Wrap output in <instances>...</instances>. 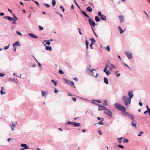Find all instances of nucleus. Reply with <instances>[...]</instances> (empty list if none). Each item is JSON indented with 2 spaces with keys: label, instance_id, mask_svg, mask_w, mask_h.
Listing matches in <instances>:
<instances>
[{
  "label": "nucleus",
  "instance_id": "1",
  "mask_svg": "<svg viewBox=\"0 0 150 150\" xmlns=\"http://www.w3.org/2000/svg\"><path fill=\"white\" fill-rule=\"evenodd\" d=\"M122 100L126 106L129 105L131 103V100L126 96H123L122 97Z\"/></svg>",
  "mask_w": 150,
  "mask_h": 150
},
{
  "label": "nucleus",
  "instance_id": "2",
  "mask_svg": "<svg viewBox=\"0 0 150 150\" xmlns=\"http://www.w3.org/2000/svg\"><path fill=\"white\" fill-rule=\"evenodd\" d=\"M89 23L91 25V27H95L96 25L95 23L93 21V19L92 18H89L88 19Z\"/></svg>",
  "mask_w": 150,
  "mask_h": 150
},
{
  "label": "nucleus",
  "instance_id": "3",
  "mask_svg": "<svg viewBox=\"0 0 150 150\" xmlns=\"http://www.w3.org/2000/svg\"><path fill=\"white\" fill-rule=\"evenodd\" d=\"M125 54L126 55L129 59H131L132 58V54L129 52V51H125Z\"/></svg>",
  "mask_w": 150,
  "mask_h": 150
},
{
  "label": "nucleus",
  "instance_id": "4",
  "mask_svg": "<svg viewBox=\"0 0 150 150\" xmlns=\"http://www.w3.org/2000/svg\"><path fill=\"white\" fill-rule=\"evenodd\" d=\"M124 113L122 114V115H123L128 116L132 120H133L134 119V117L133 115L127 112H124Z\"/></svg>",
  "mask_w": 150,
  "mask_h": 150
},
{
  "label": "nucleus",
  "instance_id": "5",
  "mask_svg": "<svg viewBox=\"0 0 150 150\" xmlns=\"http://www.w3.org/2000/svg\"><path fill=\"white\" fill-rule=\"evenodd\" d=\"M104 112L105 114L109 115L110 117L112 116V112L110 110L108 109L107 108L106 109V110H105Z\"/></svg>",
  "mask_w": 150,
  "mask_h": 150
},
{
  "label": "nucleus",
  "instance_id": "6",
  "mask_svg": "<svg viewBox=\"0 0 150 150\" xmlns=\"http://www.w3.org/2000/svg\"><path fill=\"white\" fill-rule=\"evenodd\" d=\"M91 66L90 64L88 65L86 68V70L87 72L91 73L93 74V72L92 70V69L91 68Z\"/></svg>",
  "mask_w": 150,
  "mask_h": 150
},
{
  "label": "nucleus",
  "instance_id": "7",
  "mask_svg": "<svg viewBox=\"0 0 150 150\" xmlns=\"http://www.w3.org/2000/svg\"><path fill=\"white\" fill-rule=\"evenodd\" d=\"M99 106V111L106 110L107 108L104 106H100L99 104H97Z\"/></svg>",
  "mask_w": 150,
  "mask_h": 150
},
{
  "label": "nucleus",
  "instance_id": "8",
  "mask_svg": "<svg viewBox=\"0 0 150 150\" xmlns=\"http://www.w3.org/2000/svg\"><path fill=\"white\" fill-rule=\"evenodd\" d=\"M115 107L117 110H121V108L122 107V105H121L120 104H118L117 103H115L114 104Z\"/></svg>",
  "mask_w": 150,
  "mask_h": 150
},
{
  "label": "nucleus",
  "instance_id": "9",
  "mask_svg": "<svg viewBox=\"0 0 150 150\" xmlns=\"http://www.w3.org/2000/svg\"><path fill=\"white\" fill-rule=\"evenodd\" d=\"M132 91H129L128 93V96H129V98L130 100H131V98L133 97L134 96V94L132 93Z\"/></svg>",
  "mask_w": 150,
  "mask_h": 150
},
{
  "label": "nucleus",
  "instance_id": "10",
  "mask_svg": "<svg viewBox=\"0 0 150 150\" xmlns=\"http://www.w3.org/2000/svg\"><path fill=\"white\" fill-rule=\"evenodd\" d=\"M121 110H120V111H121V113L122 115L123 113H124V112H127L126 111V109L125 107H124L122 106V107L121 108Z\"/></svg>",
  "mask_w": 150,
  "mask_h": 150
},
{
  "label": "nucleus",
  "instance_id": "11",
  "mask_svg": "<svg viewBox=\"0 0 150 150\" xmlns=\"http://www.w3.org/2000/svg\"><path fill=\"white\" fill-rule=\"evenodd\" d=\"M3 18L4 19H8L9 21H11L13 20V18L9 16H4Z\"/></svg>",
  "mask_w": 150,
  "mask_h": 150
},
{
  "label": "nucleus",
  "instance_id": "12",
  "mask_svg": "<svg viewBox=\"0 0 150 150\" xmlns=\"http://www.w3.org/2000/svg\"><path fill=\"white\" fill-rule=\"evenodd\" d=\"M28 35L33 38H38V37L36 35L32 33H29L28 34Z\"/></svg>",
  "mask_w": 150,
  "mask_h": 150
},
{
  "label": "nucleus",
  "instance_id": "13",
  "mask_svg": "<svg viewBox=\"0 0 150 150\" xmlns=\"http://www.w3.org/2000/svg\"><path fill=\"white\" fill-rule=\"evenodd\" d=\"M21 146L23 147L24 149H27L29 148V147L27 146V145L25 144H21Z\"/></svg>",
  "mask_w": 150,
  "mask_h": 150
},
{
  "label": "nucleus",
  "instance_id": "14",
  "mask_svg": "<svg viewBox=\"0 0 150 150\" xmlns=\"http://www.w3.org/2000/svg\"><path fill=\"white\" fill-rule=\"evenodd\" d=\"M73 125L74 126V127H80L81 126V124L80 123L75 122H74Z\"/></svg>",
  "mask_w": 150,
  "mask_h": 150
},
{
  "label": "nucleus",
  "instance_id": "15",
  "mask_svg": "<svg viewBox=\"0 0 150 150\" xmlns=\"http://www.w3.org/2000/svg\"><path fill=\"white\" fill-rule=\"evenodd\" d=\"M13 124H10V126L11 128L12 131H13L14 130V128L16 127V125L15 124H13V122H12Z\"/></svg>",
  "mask_w": 150,
  "mask_h": 150
},
{
  "label": "nucleus",
  "instance_id": "16",
  "mask_svg": "<svg viewBox=\"0 0 150 150\" xmlns=\"http://www.w3.org/2000/svg\"><path fill=\"white\" fill-rule=\"evenodd\" d=\"M121 23H122L124 20V19L122 16H118Z\"/></svg>",
  "mask_w": 150,
  "mask_h": 150
},
{
  "label": "nucleus",
  "instance_id": "17",
  "mask_svg": "<svg viewBox=\"0 0 150 150\" xmlns=\"http://www.w3.org/2000/svg\"><path fill=\"white\" fill-rule=\"evenodd\" d=\"M86 10L89 13H91L92 11V8L90 6H88L86 8Z\"/></svg>",
  "mask_w": 150,
  "mask_h": 150
},
{
  "label": "nucleus",
  "instance_id": "18",
  "mask_svg": "<svg viewBox=\"0 0 150 150\" xmlns=\"http://www.w3.org/2000/svg\"><path fill=\"white\" fill-rule=\"evenodd\" d=\"M15 45H17L18 46H21V45L19 42H16L13 44V46H15Z\"/></svg>",
  "mask_w": 150,
  "mask_h": 150
},
{
  "label": "nucleus",
  "instance_id": "19",
  "mask_svg": "<svg viewBox=\"0 0 150 150\" xmlns=\"http://www.w3.org/2000/svg\"><path fill=\"white\" fill-rule=\"evenodd\" d=\"M81 13L85 16L89 18V16L86 13V12L83 11H81Z\"/></svg>",
  "mask_w": 150,
  "mask_h": 150
},
{
  "label": "nucleus",
  "instance_id": "20",
  "mask_svg": "<svg viewBox=\"0 0 150 150\" xmlns=\"http://www.w3.org/2000/svg\"><path fill=\"white\" fill-rule=\"evenodd\" d=\"M118 29L120 31V34H122V33H123L124 32V31H125L126 30V29H125V30H122L121 28V27L120 26H118Z\"/></svg>",
  "mask_w": 150,
  "mask_h": 150
},
{
  "label": "nucleus",
  "instance_id": "21",
  "mask_svg": "<svg viewBox=\"0 0 150 150\" xmlns=\"http://www.w3.org/2000/svg\"><path fill=\"white\" fill-rule=\"evenodd\" d=\"M45 49L47 50H52V47H51L49 46H47L45 45Z\"/></svg>",
  "mask_w": 150,
  "mask_h": 150
},
{
  "label": "nucleus",
  "instance_id": "22",
  "mask_svg": "<svg viewBox=\"0 0 150 150\" xmlns=\"http://www.w3.org/2000/svg\"><path fill=\"white\" fill-rule=\"evenodd\" d=\"M137 122L133 120L132 122V125L133 126H135L137 125Z\"/></svg>",
  "mask_w": 150,
  "mask_h": 150
},
{
  "label": "nucleus",
  "instance_id": "23",
  "mask_svg": "<svg viewBox=\"0 0 150 150\" xmlns=\"http://www.w3.org/2000/svg\"><path fill=\"white\" fill-rule=\"evenodd\" d=\"M104 83L106 84H108V81L106 78L104 77Z\"/></svg>",
  "mask_w": 150,
  "mask_h": 150
},
{
  "label": "nucleus",
  "instance_id": "24",
  "mask_svg": "<svg viewBox=\"0 0 150 150\" xmlns=\"http://www.w3.org/2000/svg\"><path fill=\"white\" fill-rule=\"evenodd\" d=\"M10 79L11 80V81H14L16 83H17L18 81V80L17 79H13V78H10Z\"/></svg>",
  "mask_w": 150,
  "mask_h": 150
},
{
  "label": "nucleus",
  "instance_id": "25",
  "mask_svg": "<svg viewBox=\"0 0 150 150\" xmlns=\"http://www.w3.org/2000/svg\"><path fill=\"white\" fill-rule=\"evenodd\" d=\"M1 90L0 91V93L1 95L4 94L6 93L5 92H3V91L4 90V88L2 87L1 88Z\"/></svg>",
  "mask_w": 150,
  "mask_h": 150
},
{
  "label": "nucleus",
  "instance_id": "26",
  "mask_svg": "<svg viewBox=\"0 0 150 150\" xmlns=\"http://www.w3.org/2000/svg\"><path fill=\"white\" fill-rule=\"evenodd\" d=\"M41 93L42 95V96H44L45 95H46L47 94V93L46 91H41Z\"/></svg>",
  "mask_w": 150,
  "mask_h": 150
},
{
  "label": "nucleus",
  "instance_id": "27",
  "mask_svg": "<svg viewBox=\"0 0 150 150\" xmlns=\"http://www.w3.org/2000/svg\"><path fill=\"white\" fill-rule=\"evenodd\" d=\"M101 19L103 20L106 21V16L104 15H103L102 16H101Z\"/></svg>",
  "mask_w": 150,
  "mask_h": 150
},
{
  "label": "nucleus",
  "instance_id": "28",
  "mask_svg": "<svg viewBox=\"0 0 150 150\" xmlns=\"http://www.w3.org/2000/svg\"><path fill=\"white\" fill-rule=\"evenodd\" d=\"M86 45V47L87 50L88 49V47L89 42L87 40H86L85 41Z\"/></svg>",
  "mask_w": 150,
  "mask_h": 150
},
{
  "label": "nucleus",
  "instance_id": "29",
  "mask_svg": "<svg viewBox=\"0 0 150 150\" xmlns=\"http://www.w3.org/2000/svg\"><path fill=\"white\" fill-rule=\"evenodd\" d=\"M65 82L66 83H67L68 85H70V81L67 79H64Z\"/></svg>",
  "mask_w": 150,
  "mask_h": 150
},
{
  "label": "nucleus",
  "instance_id": "30",
  "mask_svg": "<svg viewBox=\"0 0 150 150\" xmlns=\"http://www.w3.org/2000/svg\"><path fill=\"white\" fill-rule=\"evenodd\" d=\"M103 105L105 106L107 105V101L106 100H104L103 102Z\"/></svg>",
  "mask_w": 150,
  "mask_h": 150
},
{
  "label": "nucleus",
  "instance_id": "31",
  "mask_svg": "<svg viewBox=\"0 0 150 150\" xmlns=\"http://www.w3.org/2000/svg\"><path fill=\"white\" fill-rule=\"evenodd\" d=\"M51 81L53 83H54V85L55 86H57V82L55 81H54L53 79H52L51 80Z\"/></svg>",
  "mask_w": 150,
  "mask_h": 150
},
{
  "label": "nucleus",
  "instance_id": "32",
  "mask_svg": "<svg viewBox=\"0 0 150 150\" xmlns=\"http://www.w3.org/2000/svg\"><path fill=\"white\" fill-rule=\"evenodd\" d=\"M123 138V137H122L120 138H117L118 142L119 143H121L122 142V139Z\"/></svg>",
  "mask_w": 150,
  "mask_h": 150
},
{
  "label": "nucleus",
  "instance_id": "33",
  "mask_svg": "<svg viewBox=\"0 0 150 150\" xmlns=\"http://www.w3.org/2000/svg\"><path fill=\"white\" fill-rule=\"evenodd\" d=\"M110 65L111 66V67H110V70H112L113 68L116 69V67H115V66L113 64H111Z\"/></svg>",
  "mask_w": 150,
  "mask_h": 150
},
{
  "label": "nucleus",
  "instance_id": "34",
  "mask_svg": "<svg viewBox=\"0 0 150 150\" xmlns=\"http://www.w3.org/2000/svg\"><path fill=\"white\" fill-rule=\"evenodd\" d=\"M95 19L96 22H98L100 21L99 18L97 16H96L95 17Z\"/></svg>",
  "mask_w": 150,
  "mask_h": 150
},
{
  "label": "nucleus",
  "instance_id": "35",
  "mask_svg": "<svg viewBox=\"0 0 150 150\" xmlns=\"http://www.w3.org/2000/svg\"><path fill=\"white\" fill-rule=\"evenodd\" d=\"M129 140L128 139H126L125 138L124 139V141H123V142L124 143H127L129 142Z\"/></svg>",
  "mask_w": 150,
  "mask_h": 150
},
{
  "label": "nucleus",
  "instance_id": "36",
  "mask_svg": "<svg viewBox=\"0 0 150 150\" xmlns=\"http://www.w3.org/2000/svg\"><path fill=\"white\" fill-rule=\"evenodd\" d=\"M70 86H73V87L75 88V87L74 86V83L71 81H70V85H69Z\"/></svg>",
  "mask_w": 150,
  "mask_h": 150
},
{
  "label": "nucleus",
  "instance_id": "37",
  "mask_svg": "<svg viewBox=\"0 0 150 150\" xmlns=\"http://www.w3.org/2000/svg\"><path fill=\"white\" fill-rule=\"evenodd\" d=\"M56 4L55 0H52V5L53 6H55Z\"/></svg>",
  "mask_w": 150,
  "mask_h": 150
},
{
  "label": "nucleus",
  "instance_id": "38",
  "mask_svg": "<svg viewBox=\"0 0 150 150\" xmlns=\"http://www.w3.org/2000/svg\"><path fill=\"white\" fill-rule=\"evenodd\" d=\"M10 45V44L9 43L7 46H5L4 47V49L5 50H6L7 49H8L9 48V46Z\"/></svg>",
  "mask_w": 150,
  "mask_h": 150
},
{
  "label": "nucleus",
  "instance_id": "39",
  "mask_svg": "<svg viewBox=\"0 0 150 150\" xmlns=\"http://www.w3.org/2000/svg\"><path fill=\"white\" fill-rule=\"evenodd\" d=\"M43 5L46 6V7L47 8H49L50 7V5H49V4H45V3H44Z\"/></svg>",
  "mask_w": 150,
  "mask_h": 150
},
{
  "label": "nucleus",
  "instance_id": "40",
  "mask_svg": "<svg viewBox=\"0 0 150 150\" xmlns=\"http://www.w3.org/2000/svg\"><path fill=\"white\" fill-rule=\"evenodd\" d=\"M60 8L61 9H62V11L63 12L64 11L65 9L62 5L60 6Z\"/></svg>",
  "mask_w": 150,
  "mask_h": 150
},
{
  "label": "nucleus",
  "instance_id": "41",
  "mask_svg": "<svg viewBox=\"0 0 150 150\" xmlns=\"http://www.w3.org/2000/svg\"><path fill=\"white\" fill-rule=\"evenodd\" d=\"M45 42H46V41L47 42H46V44L47 45H49L50 44V42L49 41V40H45Z\"/></svg>",
  "mask_w": 150,
  "mask_h": 150
},
{
  "label": "nucleus",
  "instance_id": "42",
  "mask_svg": "<svg viewBox=\"0 0 150 150\" xmlns=\"http://www.w3.org/2000/svg\"><path fill=\"white\" fill-rule=\"evenodd\" d=\"M103 122V120H101L98 122V124L100 125H104V123Z\"/></svg>",
  "mask_w": 150,
  "mask_h": 150
},
{
  "label": "nucleus",
  "instance_id": "43",
  "mask_svg": "<svg viewBox=\"0 0 150 150\" xmlns=\"http://www.w3.org/2000/svg\"><path fill=\"white\" fill-rule=\"evenodd\" d=\"M94 45V43L92 42H91V44L90 45V46L91 48V49H92L93 48V47H92V45Z\"/></svg>",
  "mask_w": 150,
  "mask_h": 150
},
{
  "label": "nucleus",
  "instance_id": "44",
  "mask_svg": "<svg viewBox=\"0 0 150 150\" xmlns=\"http://www.w3.org/2000/svg\"><path fill=\"white\" fill-rule=\"evenodd\" d=\"M90 40L92 42L94 43L96 42L95 40L93 38H91L90 39Z\"/></svg>",
  "mask_w": 150,
  "mask_h": 150
},
{
  "label": "nucleus",
  "instance_id": "45",
  "mask_svg": "<svg viewBox=\"0 0 150 150\" xmlns=\"http://www.w3.org/2000/svg\"><path fill=\"white\" fill-rule=\"evenodd\" d=\"M98 16H102L103 15L101 13V12L100 11H99L98 13Z\"/></svg>",
  "mask_w": 150,
  "mask_h": 150
},
{
  "label": "nucleus",
  "instance_id": "46",
  "mask_svg": "<svg viewBox=\"0 0 150 150\" xmlns=\"http://www.w3.org/2000/svg\"><path fill=\"white\" fill-rule=\"evenodd\" d=\"M78 30L79 32V34L80 35H82V33L81 31V29L80 28H78Z\"/></svg>",
  "mask_w": 150,
  "mask_h": 150
},
{
  "label": "nucleus",
  "instance_id": "47",
  "mask_svg": "<svg viewBox=\"0 0 150 150\" xmlns=\"http://www.w3.org/2000/svg\"><path fill=\"white\" fill-rule=\"evenodd\" d=\"M118 146L121 149H123L124 148V146L123 145H118Z\"/></svg>",
  "mask_w": 150,
  "mask_h": 150
},
{
  "label": "nucleus",
  "instance_id": "48",
  "mask_svg": "<svg viewBox=\"0 0 150 150\" xmlns=\"http://www.w3.org/2000/svg\"><path fill=\"white\" fill-rule=\"evenodd\" d=\"M106 49L109 52L110 51V48L109 47V46L108 45V46L106 47Z\"/></svg>",
  "mask_w": 150,
  "mask_h": 150
},
{
  "label": "nucleus",
  "instance_id": "49",
  "mask_svg": "<svg viewBox=\"0 0 150 150\" xmlns=\"http://www.w3.org/2000/svg\"><path fill=\"white\" fill-rule=\"evenodd\" d=\"M33 1H34V2H35V3L38 6H39V3L37 1H34V0H33Z\"/></svg>",
  "mask_w": 150,
  "mask_h": 150
},
{
  "label": "nucleus",
  "instance_id": "50",
  "mask_svg": "<svg viewBox=\"0 0 150 150\" xmlns=\"http://www.w3.org/2000/svg\"><path fill=\"white\" fill-rule=\"evenodd\" d=\"M17 48V47H16L15 46H13V49L14 52H16V49Z\"/></svg>",
  "mask_w": 150,
  "mask_h": 150
},
{
  "label": "nucleus",
  "instance_id": "51",
  "mask_svg": "<svg viewBox=\"0 0 150 150\" xmlns=\"http://www.w3.org/2000/svg\"><path fill=\"white\" fill-rule=\"evenodd\" d=\"M59 73L61 74H64V72L61 70H59Z\"/></svg>",
  "mask_w": 150,
  "mask_h": 150
},
{
  "label": "nucleus",
  "instance_id": "52",
  "mask_svg": "<svg viewBox=\"0 0 150 150\" xmlns=\"http://www.w3.org/2000/svg\"><path fill=\"white\" fill-rule=\"evenodd\" d=\"M16 33L17 34L19 35H21V36H22V35L21 34V33L19 31H16Z\"/></svg>",
  "mask_w": 150,
  "mask_h": 150
},
{
  "label": "nucleus",
  "instance_id": "53",
  "mask_svg": "<svg viewBox=\"0 0 150 150\" xmlns=\"http://www.w3.org/2000/svg\"><path fill=\"white\" fill-rule=\"evenodd\" d=\"M13 21L12 22V23L13 24H16V21L14 20H13Z\"/></svg>",
  "mask_w": 150,
  "mask_h": 150
},
{
  "label": "nucleus",
  "instance_id": "54",
  "mask_svg": "<svg viewBox=\"0 0 150 150\" xmlns=\"http://www.w3.org/2000/svg\"><path fill=\"white\" fill-rule=\"evenodd\" d=\"M39 27L40 30H42L43 29V27L41 26H39Z\"/></svg>",
  "mask_w": 150,
  "mask_h": 150
},
{
  "label": "nucleus",
  "instance_id": "55",
  "mask_svg": "<svg viewBox=\"0 0 150 150\" xmlns=\"http://www.w3.org/2000/svg\"><path fill=\"white\" fill-rule=\"evenodd\" d=\"M13 17L14 18V19L13 18V20L16 21H17L18 20V18L16 16H14V17Z\"/></svg>",
  "mask_w": 150,
  "mask_h": 150
},
{
  "label": "nucleus",
  "instance_id": "56",
  "mask_svg": "<svg viewBox=\"0 0 150 150\" xmlns=\"http://www.w3.org/2000/svg\"><path fill=\"white\" fill-rule=\"evenodd\" d=\"M106 74L108 76L110 74V72H109V71H107L106 72Z\"/></svg>",
  "mask_w": 150,
  "mask_h": 150
},
{
  "label": "nucleus",
  "instance_id": "57",
  "mask_svg": "<svg viewBox=\"0 0 150 150\" xmlns=\"http://www.w3.org/2000/svg\"><path fill=\"white\" fill-rule=\"evenodd\" d=\"M74 122H71L70 121H69L68 122H67V124H72L73 125V124Z\"/></svg>",
  "mask_w": 150,
  "mask_h": 150
},
{
  "label": "nucleus",
  "instance_id": "58",
  "mask_svg": "<svg viewBox=\"0 0 150 150\" xmlns=\"http://www.w3.org/2000/svg\"><path fill=\"white\" fill-rule=\"evenodd\" d=\"M146 108H147V111H149L150 110V109H149L148 105H146Z\"/></svg>",
  "mask_w": 150,
  "mask_h": 150
},
{
  "label": "nucleus",
  "instance_id": "59",
  "mask_svg": "<svg viewBox=\"0 0 150 150\" xmlns=\"http://www.w3.org/2000/svg\"><path fill=\"white\" fill-rule=\"evenodd\" d=\"M143 132H140L138 134V136H141L142 135V134H143Z\"/></svg>",
  "mask_w": 150,
  "mask_h": 150
},
{
  "label": "nucleus",
  "instance_id": "60",
  "mask_svg": "<svg viewBox=\"0 0 150 150\" xmlns=\"http://www.w3.org/2000/svg\"><path fill=\"white\" fill-rule=\"evenodd\" d=\"M5 75V74H3L2 73H0V77H1L2 76H4Z\"/></svg>",
  "mask_w": 150,
  "mask_h": 150
},
{
  "label": "nucleus",
  "instance_id": "61",
  "mask_svg": "<svg viewBox=\"0 0 150 150\" xmlns=\"http://www.w3.org/2000/svg\"><path fill=\"white\" fill-rule=\"evenodd\" d=\"M54 92L55 93H57L58 92V91L57 90L56 88H55V90L54 91Z\"/></svg>",
  "mask_w": 150,
  "mask_h": 150
},
{
  "label": "nucleus",
  "instance_id": "62",
  "mask_svg": "<svg viewBox=\"0 0 150 150\" xmlns=\"http://www.w3.org/2000/svg\"><path fill=\"white\" fill-rule=\"evenodd\" d=\"M38 65L39 67H41L42 65H41V64L40 63H39V62H38Z\"/></svg>",
  "mask_w": 150,
  "mask_h": 150
},
{
  "label": "nucleus",
  "instance_id": "63",
  "mask_svg": "<svg viewBox=\"0 0 150 150\" xmlns=\"http://www.w3.org/2000/svg\"><path fill=\"white\" fill-rule=\"evenodd\" d=\"M72 99L74 101H76V98H73Z\"/></svg>",
  "mask_w": 150,
  "mask_h": 150
},
{
  "label": "nucleus",
  "instance_id": "64",
  "mask_svg": "<svg viewBox=\"0 0 150 150\" xmlns=\"http://www.w3.org/2000/svg\"><path fill=\"white\" fill-rule=\"evenodd\" d=\"M0 16H3L4 15V13H0Z\"/></svg>",
  "mask_w": 150,
  "mask_h": 150
}]
</instances>
